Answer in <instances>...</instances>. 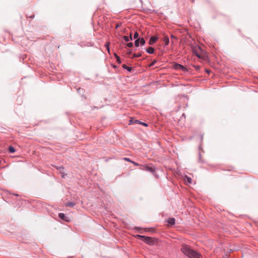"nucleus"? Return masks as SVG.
I'll return each mask as SVG.
<instances>
[{"mask_svg": "<svg viewBox=\"0 0 258 258\" xmlns=\"http://www.w3.org/2000/svg\"><path fill=\"white\" fill-rule=\"evenodd\" d=\"M183 253L188 256L189 258H200L201 254L194 250L187 245H183L181 248Z\"/></svg>", "mask_w": 258, "mask_h": 258, "instance_id": "f257e3e1", "label": "nucleus"}, {"mask_svg": "<svg viewBox=\"0 0 258 258\" xmlns=\"http://www.w3.org/2000/svg\"><path fill=\"white\" fill-rule=\"evenodd\" d=\"M192 51L198 58L204 60H206L207 59L208 56L207 53L200 47L198 46H192Z\"/></svg>", "mask_w": 258, "mask_h": 258, "instance_id": "f03ea898", "label": "nucleus"}, {"mask_svg": "<svg viewBox=\"0 0 258 258\" xmlns=\"http://www.w3.org/2000/svg\"><path fill=\"white\" fill-rule=\"evenodd\" d=\"M137 236L140 238L141 239L145 241L146 243L148 244H151L153 243V240L150 237H147L145 236L137 235Z\"/></svg>", "mask_w": 258, "mask_h": 258, "instance_id": "7ed1b4c3", "label": "nucleus"}, {"mask_svg": "<svg viewBox=\"0 0 258 258\" xmlns=\"http://www.w3.org/2000/svg\"><path fill=\"white\" fill-rule=\"evenodd\" d=\"M142 168H141L142 170H145L151 172H154V170L153 168L147 165H142Z\"/></svg>", "mask_w": 258, "mask_h": 258, "instance_id": "20e7f679", "label": "nucleus"}, {"mask_svg": "<svg viewBox=\"0 0 258 258\" xmlns=\"http://www.w3.org/2000/svg\"><path fill=\"white\" fill-rule=\"evenodd\" d=\"M158 39V37L156 36H152L149 42V44L151 45H153Z\"/></svg>", "mask_w": 258, "mask_h": 258, "instance_id": "39448f33", "label": "nucleus"}, {"mask_svg": "<svg viewBox=\"0 0 258 258\" xmlns=\"http://www.w3.org/2000/svg\"><path fill=\"white\" fill-rule=\"evenodd\" d=\"M58 217L61 219L62 220L69 222L70 221V220L68 217H67L63 213H59L58 214Z\"/></svg>", "mask_w": 258, "mask_h": 258, "instance_id": "423d86ee", "label": "nucleus"}, {"mask_svg": "<svg viewBox=\"0 0 258 258\" xmlns=\"http://www.w3.org/2000/svg\"><path fill=\"white\" fill-rule=\"evenodd\" d=\"M175 220L174 218H170L167 220V222L168 224L171 225H173L175 224Z\"/></svg>", "mask_w": 258, "mask_h": 258, "instance_id": "0eeeda50", "label": "nucleus"}, {"mask_svg": "<svg viewBox=\"0 0 258 258\" xmlns=\"http://www.w3.org/2000/svg\"><path fill=\"white\" fill-rule=\"evenodd\" d=\"M184 181L186 183H191L192 180L191 178L187 176H185L184 177Z\"/></svg>", "mask_w": 258, "mask_h": 258, "instance_id": "6e6552de", "label": "nucleus"}, {"mask_svg": "<svg viewBox=\"0 0 258 258\" xmlns=\"http://www.w3.org/2000/svg\"><path fill=\"white\" fill-rule=\"evenodd\" d=\"M146 51L149 54H152L154 53V49L152 47H149L146 49Z\"/></svg>", "mask_w": 258, "mask_h": 258, "instance_id": "1a4fd4ad", "label": "nucleus"}, {"mask_svg": "<svg viewBox=\"0 0 258 258\" xmlns=\"http://www.w3.org/2000/svg\"><path fill=\"white\" fill-rule=\"evenodd\" d=\"M175 68L177 70H182L183 71L185 70V68L183 66L179 64L175 65Z\"/></svg>", "mask_w": 258, "mask_h": 258, "instance_id": "9d476101", "label": "nucleus"}, {"mask_svg": "<svg viewBox=\"0 0 258 258\" xmlns=\"http://www.w3.org/2000/svg\"><path fill=\"white\" fill-rule=\"evenodd\" d=\"M140 122L141 121H140L138 120H134L133 118H131L129 121V124H131L135 123H137L140 124Z\"/></svg>", "mask_w": 258, "mask_h": 258, "instance_id": "9b49d317", "label": "nucleus"}, {"mask_svg": "<svg viewBox=\"0 0 258 258\" xmlns=\"http://www.w3.org/2000/svg\"><path fill=\"white\" fill-rule=\"evenodd\" d=\"M163 41L164 42L165 45H168L169 42V38L168 36H165L164 38Z\"/></svg>", "mask_w": 258, "mask_h": 258, "instance_id": "f8f14e48", "label": "nucleus"}, {"mask_svg": "<svg viewBox=\"0 0 258 258\" xmlns=\"http://www.w3.org/2000/svg\"><path fill=\"white\" fill-rule=\"evenodd\" d=\"M75 205V203L73 202H68L66 204V206L67 207H73Z\"/></svg>", "mask_w": 258, "mask_h": 258, "instance_id": "ddd939ff", "label": "nucleus"}, {"mask_svg": "<svg viewBox=\"0 0 258 258\" xmlns=\"http://www.w3.org/2000/svg\"><path fill=\"white\" fill-rule=\"evenodd\" d=\"M9 151L10 153H14L15 152V149L12 146H10L9 147Z\"/></svg>", "mask_w": 258, "mask_h": 258, "instance_id": "4468645a", "label": "nucleus"}, {"mask_svg": "<svg viewBox=\"0 0 258 258\" xmlns=\"http://www.w3.org/2000/svg\"><path fill=\"white\" fill-rule=\"evenodd\" d=\"M140 43L142 45H144L145 44V40L144 38H140Z\"/></svg>", "mask_w": 258, "mask_h": 258, "instance_id": "2eb2a0df", "label": "nucleus"}, {"mask_svg": "<svg viewBox=\"0 0 258 258\" xmlns=\"http://www.w3.org/2000/svg\"><path fill=\"white\" fill-rule=\"evenodd\" d=\"M122 67L125 69H126L127 70H128V71H131L132 70V68H130V67H127V66H126L125 64H123L122 66Z\"/></svg>", "mask_w": 258, "mask_h": 258, "instance_id": "dca6fc26", "label": "nucleus"}, {"mask_svg": "<svg viewBox=\"0 0 258 258\" xmlns=\"http://www.w3.org/2000/svg\"><path fill=\"white\" fill-rule=\"evenodd\" d=\"M140 38L139 39H137L135 42V46L136 47H138L139 46V43H140Z\"/></svg>", "mask_w": 258, "mask_h": 258, "instance_id": "f3484780", "label": "nucleus"}, {"mask_svg": "<svg viewBox=\"0 0 258 258\" xmlns=\"http://www.w3.org/2000/svg\"><path fill=\"white\" fill-rule=\"evenodd\" d=\"M109 42L106 43L105 46L106 47V48H107V51H108V52H109V51H110V49H109Z\"/></svg>", "mask_w": 258, "mask_h": 258, "instance_id": "a211bd4d", "label": "nucleus"}, {"mask_svg": "<svg viewBox=\"0 0 258 258\" xmlns=\"http://www.w3.org/2000/svg\"><path fill=\"white\" fill-rule=\"evenodd\" d=\"M123 39L126 41V42H128L130 40L129 37L128 36H124L123 37Z\"/></svg>", "mask_w": 258, "mask_h": 258, "instance_id": "6ab92c4d", "label": "nucleus"}, {"mask_svg": "<svg viewBox=\"0 0 258 258\" xmlns=\"http://www.w3.org/2000/svg\"><path fill=\"white\" fill-rule=\"evenodd\" d=\"M141 56V54L140 53H138V54H134L132 58H134V57H140Z\"/></svg>", "mask_w": 258, "mask_h": 258, "instance_id": "aec40b11", "label": "nucleus"}, {"mask_svg": "<svg viewBox=\"0 0 258 258\" xmlns=\"http://www.w3.org/2000/svg\"><path fill=\"white\" fill-rule=\"evenodd\" d=\"M115 56L116 58L117 61L118 62V63H121L119 57L117 56L116 54H115Z\"/></svg>", "mask_w": 258, "mask_h": 258, "instance_id": "412c9836", "label": "nucleus"}, {"mask_svg": "<svg viewBox=\"0 0 258 258\" xmlns=\"http://www.w3.org/2000/svg\"><path fill=\"white\" fill-rule=\"evenodd\" d=\"M138 37H139V34H138V32H136L135 33V34H134V39H138Z\"/></svg>", "mask_w": 258, "mask_h": 258, "instance_id": "4be33fe9", "label": "nucleus"}, {"mask_svg": "<svg viewBox=\"0 0 258 258\" xmlns=\"http://www.w3.org/2000/svg\"><path fill=\"white\" fill-rule=\"evenodd\" d=\"M133 46V43L132 42L128 43L127 44V46L128 47H132Z\"/></svg>", "mask_w": 258, "mask_h": 258, "instance_id": "5701e85b", "label": "nucleus"}, {"mask_svg": "<svg viewBox=\"0 0 258 258\" xmlns=\"http://www.w3.org/2000/svg\"><path fill=\"white\" fill-rule=\"evenodd\" d=\"M131 163H132L134 165H135L136 166H142V165H140V164H138V163L135 162L133 161H132V162Z\"/></svg>", "mask_w": 258, "mask_h": 258, "instance_id": "b1692460", "label": "nucleus"}, {"mask_svg": "<svg viewBox=\"0 0 258 258\" xmlns=\"http://www.w3.org/2000/svg\"><path fill=\"white\" fill-rule=\"evenodd\" d=\"M157 62L156 60H154L150 65V66H153L155 64V63Z\"/></svg>", "mask_w": 258, "mask_h": 258, "instance_id": "393cba45", "label": "nucleus"}, {"mask_svg": "<svg viewBox=\"0 0 258 258\" xmlns=\"http://www.w3.org/2000/svg\"><path fill=\"white\" fill-rule=\"evenodd\" d=\"M123 159L126 161H128V162H132V161L129 158H124Z\"/></svg>", "mask_w": 258, "mask_h": 258, "instance_id": "a878e982", "label": "nucleus"}, {"mask_svg": "<svg viewBox=\"0 0 258 258\" xmlns=\"http://www.w3.org/2000/svg\"><path fill=\"white\" fill-rule=\"evenodd\" d=\"M140 124H143V125L146 126H148V124L146 123L140 122Z\"/></svg>", "mask_w": 258, "mask_h": 258, "instance_id": "bb28decb", "label": "nucleus"}, {"mask_svg": "<svg viewBox=\"0 0 258 258\" xmlns=\"http://www.w3.org/2000/svg\"><path fill=\"white\" fill-rule=\"evenodd\" d=\"M195 68H196V70H199L200 69V66H195Z\"/></svg>", "mask_w": 258, "mask_h": 258, "instance_id": "cd10ccee", "label": "nucleus"}, {"mask_svg": "<svg viewBox=\"0 0 258 258\" xmlns=\"http://www.w3.org/2000/svg\"><path fill=\"white\" fill-rule=\"evenodd\" d=\"M129 38H130V40H132L133 39L131 33L130 34Z\"/></svg>", "mask_w": 258, "mask_h": 258, "instance_id": "c85d7f7f", "label": "nucleus"}, {"mask_svg": "<svg viewBox=\"0 0 258 258\" xmlns=\"http://www.w3.org/2000/svg\"><path fill=\"white\" fill-rule=\"evenodd\" d=\"M131 51H128L127 52V54H128V55L131 54Z\"/></svg>", "mask_w": 258, "mask_h": 258, "instance_id": "c756f323", "label": "nucleus"}, {"mask_svg": "<svg viewBox=\"0 0 258 258\" xmlns=\"http://www.w3.org/2000/svg\"><path fill=\"white\" fill-rule=\"evenodd\" d=\"M61 174H62V175H61L62 177H64V175H65L64 174V173H62Z\"/></svg>", "mask_w": 258, "mask_h": 258, "instance_id": "7c9ffc66", "label": "nucleus"}, {"mask_svg": "<svg viewBox=\"0 0 258 258\" xmlns=\"http://www.w3.org/2000/svg\"><path fill=\"white\" fill-rule=\"evenodd\" d=\"M171 38H175V37L173 35H171Z\"/></svg>", "mask_w": 258, "mask_h": 258, "instance_id": "2f4dec72", "label": "nucleus"}, {"mask_svg": "<svg viewBox=\"0 0 258 258\" xmlns=\"http://www.w3.org/2000/svg\"><path fill=\"white\" fill-rule=\"evenodd\" d=\"M206 72H208V73H209V71L208 70H207Z\"/></svg>", "mask_w": 258, "mask_h": 258, "instance_id": "473e14b6", "label": "nucleus"}]
</instances>
